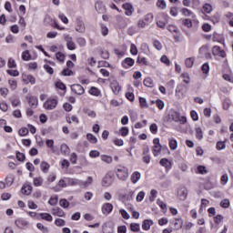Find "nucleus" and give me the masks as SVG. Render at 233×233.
I'll return each instance as SVG.
<instances>
[{
  "label": "nucleus",
  "mask_w": 233,
  "mask_h": 233,
  "mask_svg": "<svg viewBox=\"0 0 233 233\" xmlns=\"http://www.w3.org/2000/svg\"><path fill=\"white\" fill-rule=\"evenodd\" d=\"M55 225L56 227H65V225H66V222L63 218H56L55 220Z\"/></svg>",
  "instance_id": "nucleus-51"
},
{
  "label": "nucleus",
  "mask_w": 233,
  "mask_h": 233,
  "mask_svg": "<svg viewBox=\"0 0 233 233\" xmlns=\"http://www.w3.org/2000/svg\"><path fill=\"white\" fill-rule=\"evenodd\" d=\"M66 183L67 187H79V181L80 179L76 178V177H66Z\"/></svg>",
  "instance_id": "nucleus-16"
},
{
  "label": "nucleus",
  "mask_w": 233,
  "mask_h": 233,
  "mask_svg": "<svg viewBox=\"0 0 233 233\" xmlns=\"http://www.w3.org/2000/svg\"><path fill=\"white\" fill-rule=\"evenodd\" d=\"M220 207H222V208H228V207H230V200L225 198L220 202Z\"/></svg>",
  "instance_id": "nucleus-59"
},
{
  "label": "nucleus",
  "mask_w": 233,
  "mask_h": 233,
  "mask_svg": "<svg viewBox=\"0 0 233 233\" xmlns=\"http://www.w3.org/2000/svg\"><path fill=\"white\" fill-rule=\"evenodd\" d=\"M112 183H114V177L111 175H106L102 180V187L108 188L112 187Z\"/></svg>",
  "instance_id": "nucleus-10"
},
{
  "label": "nucleus",
  "mask_w": 233,
  "mask_h": 233,
  "mask_svg": "<svg viewBox=\"0 0 233 233\" xmlns=\"http://www.w3.org/2000/svg\"><path fill=\"white\" fill-rule=\"evenodd\" d=\"M212 54L213 56H218V57H226L227 53H225L221 47L215 46L212 48Z\"/></svg>",
  "instance_id": "nucleus-15"
},
{
  "label": "nucleus",
  "mask_w": 233,
  "mask_h": 233,
  "mask_svg": "<svg viewBox=\"0 0 233 233\" xmlns=\"http://www.w3.org/2000/svg\"><path fill=\"white\" fill-rule=\"evenodd\" d=\"M66 122L69 124L76 123V125H79V118L76 115H72L66 117Z\"/></svg>",
  "instance_id": "nucleus-28"
},
{
  "label": "nucleus",
  "mask_w": 233,
  "mask_h": 233,
  "mask_svg": "<svg viewBox=\"0 0 233 233\" xmlns=\"http://www.w3.org/2000/svg\"><path fill=\"white\" fill-rule=\"evenodd\" d=\"M140 50H142V52L144 54H148V52H150V49L148 47V44H147V43L141 44Z\"/></svg>",
  "instance_id": "nucleus-53"
},
{
  "label": "nucleus",
  "mask_w": 233,
  "mask_h": 233,
  "mask_svg": "<svg viewBox=\"0 0 233 233\" xmlns=\"http://www.w3.org/2000/svg\"><path fill=\"white\" fill-rule=\"evenodd\" d=\"M115 174L120 181H127V179H128V176H130L128 173V167L125 166H117L115 169Z\"/></svg>",
  "instance_id": "nucleus-1"
},
{
  "label": "nucleus",
  "mask_w": 233,
  "mask_h": 233,
  "mask_svg": "<svg viewBox=\"0 0 233 233\" xmlns=\"http://www.w3.org/2000/svg\"><path fill=\"white\" fill-rule=\"evenodd\" d=\"M18 134L22 137H24L25 136H28V128H26V127L20 128L19 131H18Z\"/></svg>",
  "instance_id": "nucleus-62"
},
{
  "label": "nucleus",
  "mask_w": 233,
  "mask_h": 233,
  "mask_svg": "<svg viewBox=\"0 0 233 233\" xmlns=\"http://www.w3.org/2000/svg\"><path fill=\"white\" fill-rule=\"evenodd\" d=\"M46 145L48 148H50V150L56 152V147H54V139H47L46 141Z\"/></svg>",
  "instance_id": "nucleus-44"
},
{
  "label": "nucleus",
  "mask_w": 233,
  "mask_h": 233,
  "mask_svg": "<svg viewBox=\"0 0 233 233\" xmlns=\"http://www.w3.org/2000/svg\"><path fill=\"white\" fill-rule=\"evenodd\" d=\"M32 190H34V187L28 183L24 184L21 188V192L24 196H30V194H32Z\"/></svg>",
  "instance_id": "nucleus-12"
},
{
  "label": "nucleus",
  "mask_w": 233,
  "mask_h": 233,
  "mask_svg": "<svg viewBox=\"0 0 233 233\" xmlns=\"http://www.w3.org/2000/svg\"><path fill=\"white\" fill-rule=\"evenodd\" d=\"M149 130L151 132V134H157V124H151L149 127Z\"/></svg>",
  "instance_id": "nucleus-63"
},
{
  "label": "nucleus",
  "mask_w": 233,
  "mask_h": 233,
  "mask_svg": "<svg viewBox=\"0 0 233 233\" xmlns=\"http://www.w3.org/2000/svg\"><path fill=\"white\" fill-rule=\"evenodd\" d=\"M95 8L98 14H103L105 12V5L101 2H97L95 4Z\"/></svg>",
  "instance_id": "nucleus-30"
},
{
  "label": "nucleus",
  "mask_w": 233,
  "mask_h": 233,
  "mask_svg": "<svg viewBox=\"0 0 233 233\" xmlns=\"http://www.w3.org/2000/svg\"><path fill=\"white\" fill-rule=\"evenodd\" d=\"M28 104H29V106H31V108H37V105H38L37 96H29Z\"/></svg>",
  "instance_id": "nucleus-20"
},
{
  "label": "nucleus",
  "mask_w": 233,
  "mask_h": 233,
  "mask_svg": "<svg viewBox=\"0 0 233 233\" xmlns=\"http://www.w3.org/2000/svg\"><path fill=\"white\" fill-rule=\"evenodd\" d=\"M119 132H120V136H122V137H127V136H128L129 130H128V127H123L120 128Z\"/></svg>",
  "instance_id": "nucleus-48"
},
{
  "label": "nucleus",
  "mask_w": 233,
  "mask_h": 233,
  "mask_svg": "<svg viewBox=\"0 0 233 233\" xmlns=\"http://www.w3.org/2000/svg\"><path fill=\"white\" fill-rule=\"evenodd\" d=\"M134 59L127 57L122 62V65L124 68H130V66H134Z\"/></svg>",
  "instance_id": "nucleus-22"
},
{
  "label": "nucleus",
  "mask_w": 233,
  "mask_h": 233,
  "mask_svg": "<svg viewBox=\"0 0 233 233\" xmlns=\"http://www.w3.org/2000/svg\"><path fill=\"white\" fill-rule=\"evenodd\" d=\"M197 170H198V174H202V175H204V174H207V167H205V166H198V167H197Z\"/></svg>",
  "instance_id": "nucleus-64"
},
{
  "label": "nucleus",
  "mask_w": 233,
  "mask_h": 233,
  "mask_svg": "<svg viewBox=\"0 0 233 233\" xmlns=\"http://www.w3.org/2000/svg\"><path fill=\"white\" fill-rule=\"evenodd\" d=\"M119 214H121V216L124 219H130V214H128V212H127V210L121 208V209H119Z\"/></svg>",
  "instance_id": "nucleus-55"
},
{
  "label": "nucleus",
  "mask_w": 233,
  "mask_h": 233,
  "mask_svg": "<svg viewBox=\"0 0 233 233\" xmlns=\"http://www.w3.org/2000/svg\"><path fill=\"white\" fill-rule=\"evenodd\" d=\"M27 207H28V208H30L31 210H35V209H37V204H35V202H34V200H28V202H27Z\"/></svg>",
  "instance_id": "nucleus-58"
},
{
  "label": "nucleus",
  "mask_w": 233,
  "mask_h": 233,
  "mask_svg": "<svg viewBox=\"0 0 233 233\" xmlns=\"http://www.w3.org/2000/svg\"><path fill=\"white\" fill-rule=\"evenodd\" d=\"M57 186L60 187L61 188H66V187H68V182H66V177L61 178L58 181Z\"/></svg>",
  "instance_id": "nucleus-40"
},
{
  "label": "nucleus",
  "mask_w": 233,
  "mask_h": 233,
  "mask_svg": "<svg viewBox=\"0 0 233 233\" xmlns=\"http://www.w3.org/2000/svg\"><path fill=\"white\" fill-rule=\"evenodd\" d=\"M110 88H111L113 94H115V96H117L119 94V92L121 91V86H119V82H117V80H113L110 83Z\"/></svg>",
  "instance_id": "nucleus-11"
},
{
  "label": "nucleus",
  "mask_w": 233,
  "mask_h": 233,
  "mask_svg": "<svg viewBox=\"0 0 233 233\" xmlns=\"http://www.w3.org/2000/svg\"><path fill=\"white\" fill-rule=\"evenodd\" d=\"M144 86H147V88H154V80H152L150 77H147L143 81Z\"/></svg>",
  "instance_id": "nucleus-29"
},
{
  "label": "nucleus",
  "mask_w": 233,
  "mask_h": 233,
  "mask_svg": "<svg viewBox=\"0 0 233 233\" xmlns=\"http://www.w3.org/2000/svg\"><path fill=\"white\" fill-rule=\"evenodd\" d=\"M89 94L91 96H95L96 97H99V96H101V90H99V88H97L96 86H92L89 89Z\"/></svg>",
  "instance_id": "nucleus-26"
},
{
  "label": "nucleus",
  "mask_w": 233,
  "mask_h": 233,
  "mask_svg": "<svg viewBox=\"0 0 233 233\" xmlns=\"http://www.w3.org/2000/svg\"><path fill=\"white\" fill-rule=\"evenodd\" d=\"M86 138L87 141H90L91 143H93V145L97 143V137H96L94 135L90 133L86 135Z\"/></svg>",
  "instance_id": "nucleus-54"
},
{
  "label": "nucleus",
  "mask_w": 233,
  "mask_h": 233,
  "mask_svg": "<svg viewBox=\"0 0 233 233\" xmlns=\"http://www.w3.org/2000/svg\"><path fill=\"white\" fill-rule=\"evenodd\" d=\"M202 11L205 12V14H210V12H212V5L210 4H205L202 7Z\"/></svg>",
  "instance_id": "nucleus-45"
},
{
  "label": "nucleus",
  "mask_w": 233,
  "mask_h": 233,
  "mask_svg": "<svg viewBox=\"0 0 233 233\" xmlns=\"http://www.w3.org/2000/svg\"><path fill=\"white\" fill-rule=\"evenodd\" d=\"M63 37L66 41L67 49L68 50H76V42L74 41V38L72 37V35H70L68 34H64Z\"/></svg>",
  "instance_id": "nucleus-3"
},
{
  "label": "nucleus",
  "mask_w": 233,
  "mask_h": 233,
  "mask_svg": "<svg viewBox=\"0 0 233 233\" xmlns=\"http://www.w3.org/2000/svg\"><path fill=\"white\" fill-rule=\"evenodd\" d=\"M22 59L23 61H30V59H32L29 50H25L22 53Z\"/></svg>",
  "instance_id": "nucleus-37"
},
{
  "label": "nucleus",
  "mask_w": 233,
  "mask_h": 233,
  "mask_svg": "<svg viewBox=\"0 0 233 233\" xmlns=\"http://www.w3.org/2000/svg\"><path fill=\"white\" fill-rule=\"evenodd\" d=\"M59 205L60 207H62V208H68L70 203L68 202V200L63 198L59 201Z\"/></svg>",
  "instance_id": "nucleus-60"
},
{
  "label": "nucleus",
  "mask_w": 233,
  "mask_h": 233,
  "mask_svg": "<svg viewBox=\"0 0 233 233\" xmlns=\"http://www.w3.org/2000/svg\"><path fill=\"white\" fill-rule=\"evenodd\" d=\"M8 85H9L11 90H15V88H17V81L16 80L9 79Z\"/></svg>",
  "instance_id": "nucleus-46"
},
{
  "label": "nucleus",
  "mask_w": 233,
  "mask_h": 233,
  "mask_svg": "<svg viewBox=\"0 0 233 233\" xmlns=\"http://www.w3.org/2000/svg\"><path fill=\"white\" fill-rule=\"evenodd\" d=\"M76 32H78V34H85L86 32V25H85V22H83V19L77 18L76 23Z\"/></svg>",
  "instance_id": "nucleus-4"
},
{
  "label": "nucleus",
  "mask_w": 233,
  "mask_h": 233,
  "mask_svg": "<svg viewBox=\"0 0 233 233\" xmlns=\"http://www.w3.org/2000/svg\"><path fill=\"white\" fill-rule=\"evenodd\" d=\"M33 183L35 187H42L43 186V177H37L33 178Z\"/></svg>",
  "instance_id": "nucleus-36"
},
{
  "label": "nucleus",
  "mask_w": 233,
  "mask_h": 233,
  "mask_svg": "<svg viewBox=\"0 0 233 233\" xmlns=\"http://www.w3.org/2000/svg\"><path fill=\"white\" fill-rule=\"evenodd\" d=\"M159 164L162 166V167H165V168H167V170H170L172 168V162H170L168 159L167 158H162L160 161H159Z\"/></svg>",
  "instance_id": "nucleus-21"
},
{
  "label": "nucleus",
  "mask_w": 233,
  "mask_h": 233,
  "mask_svg": "<svg viewBox=\"0 0 233 233\" xmlns=\"http://www.w3.org/2000/svg\"><path fill=\"white\" fill-rule=\"evenodd\" d=\"M59 101L57 98H48L45 103H44V108L46 110H54L57 106V104Z\"/></svg>",
  "instance_id": "nucleus-2"
},
{
  "label": "nucleus",
  "mask_w": 233,
  "mask_h": 233,
  "mask_svg": "<svg viewBox=\"0 0 233 233\" xmlns=\"http://www.w3.org/2000/svg\"><path fill=\"white\" fill-rule=\"evenodd\" d=\"M53 216H57L58 218H65V211L61 208H54L51 209Z\"/></svg>",
  "instance_id": "nucleus-18"
},
{
  "label": "nucleus",
  "mask_w": 233,
  "mask_h": 233,
  "mask_svg": "<svg viewBox=\"0 0 233 233\" xmlns=\"http://www.w3.org/2000/svg\"><path fill=\"white\" fill-rule=\"evenodd\" d=\"M37 229L41 230V232L43 233H48V228L45 227V225H43L42 223H37L36 224Z\"/></svg>",
  "instance_id": "nucleus-47"
},
{
  "label": "nucleus",
  "mask_w": 233,
  "mask_h": 233,
  "mask_svg": "<svg viewBox=\"0 0 233 233\" xmlns=\"http://www.w3.org/2000/svg\"><path fill=\"white\" fill-rule=\"evenodd\" d=\"M185 65L187 68H192V66H194V58H187L185 60Z\"/></svg>",
  "instance_id": "nucleus-56"
},
{
  "label": "nucleus",
  "mask_w": 233,
  "mask_h": 233,
  "mask_svg": "<svg viewBox=\"0 0 233 233\" xmlns=\"http://www.w3.org/2000/svg\"><path fill=\"white\" fill-rule=\"evenodd\" d=\"M182 15H184L185 17H191L192 19H196V14H194L192 11H190L187 8H182L181 9Z\"/></svg>",
  "instance_id": "nucleus-19"
},
{
  "label": "nucleus",
  "mask_w": 233,
  "mask_h": 233,
  "mask_svg": "<svg viewBox=\"0 0 233 233\" xmlns=\"http://www.w3.org/2000/svg\"><path fill=\"white\" fill-rule=\"evenodd\" d=\"M220 183L221 185L225 186L227 183H228V174H224L220 177Z\"/></svg>",
  "instance_id": "nucleus-57"
},
{
  "label": "nucleus",
  "mask_w": 233,
  "mask_h": 233,
  "mask_svg": "<svg viewBox=\"0 0 233 233\" xmlns=\"http://www.w3.org/2000/svg\"><path fill=\"white\" fill-rule=\"evenodd\" d=\"M71 90L74 92V94H76V96H83V94H85V87L79 84L72 85Z\"/></svg>",
  "instance_id": "nucleus-9"
},
{
  "label": "nucleus",
  "mask_w": 233,
  "mask_h": 233,
  "mask_svg": "<svg viewBox=\"0 0 233 233\" xmlns=\"http://www.w3.org/2000/svg\"><path fill=\"white\" fill-rule=\"evenodd\" d=\"M138 99L141 108H148V102L147 101V98L140 96Z\"/></svg>",
  "instance_id": "nucleus-38"
},
{
  "label": "nucleus",
  "mask_w": 233,
  "mask_h": 233,
  "mask_svg": "<svg viewBox=\"0 0 233 233\" xmlns=\"http://www.w3.org/2000/svg\"><path fill=\"white\" fill-rule=\"evenodd\" d=\"M151 225H154V221L152 219H145L142 223L143 230H150Z\"/></svg>",
  "instance_id": "nucleus-23"
},
{
  "label": "nucleus",
  "mask_w": 233,
  "mask_h": 233,
  "mask_svg": "<svg viewBox=\"0 0 233 233\" xmlns=\"http://www.w3.org/2000/svg\"><path fill=\"white\" fill-rule=\"evenodd\" d=\"M57 201H59V198L56 196V197H52L49 199L48 203L49 205H51V207H56V205H57Z\"/></svg>",
  "instance_id": "nucleus-52"
},
{
  "label": "nucleus",
  "mask_w": 233,
  "mask_h": 233,
  "mask_svg": "<svg viewBox=\"0 0 233 233\" xmlns=\"http://www.w3.org/2000/svg\"><path fill=\"white\" fill-rule=\"evenodd\" d=\"M187 196H188V190H187V187H180L177 190V197L180 201H185V199H187Z\"/></svg>",
  "instance_id": "nucleus-13"
},
{
  "label": "nucleus",
  "mask_w": 233,
  "mask_h": 233,
  "mask_svg": "<svg viewBox=\"0 0 233 233\" xmlns=\"http://www.w3.org/2000/svg\"><path fill=\"white\" fill-rule=\"evenodd\" d=\"M112 210H114V205L112 203L106 202L102 205L101 211L104 216H108L112 213Z\"/></svg>",
  "instance_id": "nucleus-6"
},
{
  "label": "nucleus",
  "mask_w": 233,
  "mask_h": 233,
  "mask_svg": "<svg viewBox=\"0 0 233 233\" xmlns=\"http://www.w3.org/2000/svg\"><path fill=\"white\" fill-rule=\"evenodd\" d=\"M144 21H145V23H147V25H148L149 23H151L152 21H154V15H152V14H147V15H146L145 17H144Z\"/></svg>",
  "instance_id": "nucleus-49"
},
{
  "label": "nucleus",
  "mask_w": 233,
  "mask_h": 233,
  "mask_svg": "<svg viewBox=\"0 0 233 233\" xmlns=\"http://www.w3.org/2000/svg\"><path fill=\"white\" fill-rule=\"evenodd\" d=\"M130 230L132 232H139V230H141V225H139V223H131Z\"/></svg>",
  "instance_id": "nucleus-34"
},
{
  "label": "nucleus",
  "mask_w": 233,
  "mask_h": 233,
  "mask_svg": "<svg viewBox=\"0 0 233 233\" xmlns=\"http://www.w3.org/2000/svg\"><path fill=\"white\" fill-rule=\"evenodd\" d=\"M139 179H141V173H139L138 171H135L132 175H131V182L136 185V183H137V181H139Z\"/></svg>",
  "instance_id": "nucleus-24"
},
{
  "label": "nucleus",
  "mask_w": 233,
  "mask_h": 233,
  "mask_svg": "<svg viewBox=\"0 0 233 233\" xmlns=\"http://www.w3.org/2000/svg\"><path fill=\"white\" fill-rule=\"evenodd\" d=\"M161 154V145L154 146L153 147V156L157 157V156Z\"/></svg>",
  "instance_id": "nucleus-43"
},
{
  "label": "nucleus",
  "mask_w": 233,
  "mask_h": 233,
  "mask_svg": "<svg viewBox=\"0 0 233 233\" xmlns=\"http://www.w3.org/2000/svg\"><path fill=\"white\" fill-rule=\"evenodd\" d=\"M22 81L25 85H35V77L32 75L23 74Z\"/></svg>",
  "instance_id": "nucleus-8"
},
{
  "label": "nucleus",
  "mask_w": 233,
  "mask_h": 233,
  "mask_svg": "<svg viewBox=\"0 0 233 233\" xmlns=\"http://www.w3.org/2000/svg\"><path fill=\"white\" fill-rule=\"evenodd\" d=\"M56 57L57 59V61H59L60 63H65V54H63L62 52H57L56 54Z\"/></svg>",
  "instance_id": "nucleus-50"
},
{
  "label": "nucleus",
  "mask_w": 233,
  "mask_h": 233,
  "mask_svg": "<svg viewBox=\"0 0 233 233\" xmlns=\"http://www.w3.org/2000/svg\"><path fill=\"white\" fill-rule=\"evenodd\" d=\"M61 154L65 156L70 154V147L66 144H62L60 147Z\"/></svg>",
  "instance_id": "nucleus-32"
},
{
  "label": "nucleus",
  "mask_w": 233,
  "mask_h": 233,
  "mask_svg": "<svg viewBox=\"0 0 233 233\" xmlns=\"http://www.w3.org/2000/svg\"><path fill=\"white\" fill-rule=\"evenodd\" d=\"M40 169L44 174H46L50 170V164L46 161H42L40 164Z\"/></svg>",
  "instance_id": "nucleus-25"
},
{
  "label": "nucleus",
  "mask_w": 233,
  "mask_h": 233,
  "mask_svg": "<svg viewBox=\"0 0 233 233\" xmlns=\"http://www.w3.org/2000/svg\"><path fill=\"white\" fill-rule=\"evenodd\" d=\"M227 147V145L225 144V141H218L217 143V150H225Z\"/></svg>",
  "instance_id": "nucleus-61"
},
{
  "label": "nucleus",
  "mask_w": 233,
  "mask_h": 233,
  "mask_svg": "<svg viewBox=\"0 0 233 233\" xmlns=\"http://www.w3.org/2000/svg\"><path fill=\"white\" fill-rule=\"evenodd\" d=\"M171 117L175 123H180V125H185V123H187V116H181L178 112L173 113Z\"/></svg>",
  "instance_id": "nucleus-7"
},
{
  "label": "nucleus",
  "mask_w": 233,
  "mask_h": 233,
  "mask_svg": "<svg viewBox=\"0 0 233 233\" xmlns=\"http://www.w3.org/2000/svg\"><path fill=\"white\" fill-rule=\"evenodd\" d=\"M195 132L197 139L201 141V139H203V129H201V127H196Z\"/></svg>",
  "instance_id": "nucleus-35"
},
{
  "label": "nucleus",
  "mask_w": 233,
  "mask_h": 233,
  "mask_svg": "<svg viewBox=\"0 0 233 233\" xmlns=\"http://www.w3.org/2000/svg\"><path fill=\"white\" fill-rule=\"evenodd\" d=\"M122 8H124V10L126 11L125 12L126 15L130 16L134 13V7L128 3L124 4L122 5Z\"/></svg>",
  "instance_id": "nucleus-17"
},
{
  "label": "nucleus",
  "mask_w": 233,
  "mask_h": 233,
  "mask_svg": "<svg viewBox=\"0 0 233 233\" xmlns=\"http://www.w3.org/2000/svg\"><path fill=\"white\" fill-rule=\"evenodd\" d=\"M15 225L21 230H26V228H28V225H30V222L25 220V218H17L15 221Z\"/></svg>",
  "instance_id": "nucleus-5"
},
{
  "label": "nucleus",
  "mask_w": 233,
  "mask_h": 233,
  "mask_svg": "<svg viewBox=\"0 0 233 233\" xmlns=\"http://www.w3.org/2000/svg\"><path fill=\"white\" fill-rule=\"evenodd\" d=\"M156 198H157V190L151 189L150 196H149V201H151V203L156 201Z\"/></svg>",
  "instance_id": "nucleus-42"
},
{
  "label": "nucleus",
  "mask_w": 233,
  "mask_h": 233,
  "mask_svg": "<svg viewBox=\"0 0 233 233\" xmlns=\"http://www.w3.org/2000/svg\"><path fill=\"white\" fill-rule=\"evenodd\" d=\"M169 148L171 150H176L177 148V140L174 138L169 139Z\"/></svg>",
  "instance_id": "nucleus-41"
},
{
  "label": "nucleus",
  "mask_w": 233,
  "mask_h": 233,
  "mask_svg": "<svg viewBox=\"0 0 233 233\" xmlns=\"http://www.w3.org/2000/svg\"><path fill=\"white\" fill-rule=\"evenodd\" d=\"M100 159L104 163H106V165H110V163H112V161H113L112 157H110L108 155H101Z\"/></svg>",
  "instance_id": "nucleus-31"
},
{
  "label": "nucleus",
  "mask_w": 233,
  "mask_h": 233,
  "mask_svg": "<svg viewBox=\"0 0 233 233\" xmlns=\"http://www.w3.org/2000/svg\"><path fill=\"white\" fill-rule=\"evenodd\" d=\"M94 183V178L92 177H88L86 180H79V187L80 188H87Z\"/></svg>",
  "instance_id": "nucleus-14"
},
{
  "label": "nucleus",
  "mask_w": 233,
  "mask_h": 233,
  "mask_svg": "<svg viewBox=\"0 0 233 233\" xmlns=\"http://www.w3.org/2000/svg\"><path fill=\"white\" fill-rule=\"evenodd\" d=\"M180 79H182L183 83L186 85H190V75L188 73H182Z\"/></svg>",
  "instance_id": "nucleus-27"
},
{
  "label": "nucleus",
  "mask_w": 233,
  "mask_h": 233,
  "mask_svg": "<svg viewBox=\"0 0 233 233\" xmlns=\"http://www.w3.org/2000/svg\"><path fill=\"white\" fill-rule=\"evenodd\" d=\"M39 216L41 219H45V221H52V219H54V218H52V215L48 213H40Z\"/></svg>",
  "instance_id": "nucleus-39"
},
{
  "label": "nucleus",
  "mask_w": 233,
  "mask_h": 233,
  "mask_svg": "<svg viewBox=\"0 0 233 233\" xmlns=\"http://www.w3.org/2000/svg\"><path fill=\"white\" fill-rule=\"evenodd\" d=\"M174 227L176 230H179L183 227V219L181 218H176L174 221Z\"/></svg>",
  "instance_id": "nucleus-33"
}]
</instances>
